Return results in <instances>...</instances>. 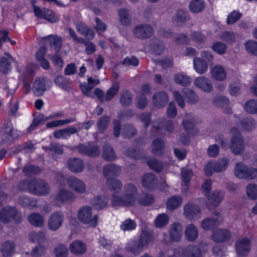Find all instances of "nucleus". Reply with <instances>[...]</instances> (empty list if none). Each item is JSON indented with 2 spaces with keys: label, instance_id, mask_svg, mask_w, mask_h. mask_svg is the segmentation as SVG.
<instances>
[{
  "label": "nucleus",
  "instance_id": "f257e3e1",
  "mask_svg": "<svg viewBox=\"0 0 257 257\" xmlns=\"http://www.w3.org/2000/svg\"><path fill=\"white\" fill-rule=\"evenodd\" d=\"M138 197L137 186L132 183H128L124 186L121 196L112 194L111 203L113 206H132L135 204Z\"/></svg>",
  "mask_w": 257,
  "mask_h": 257
},
{
  "label": "nucleus",
  "instance_id": "f03ea898",
  "mask_svg": "<svg viewBox=\"0 0 257 257\" xmlns=\"http://www.w3.org/2000/svg\"><path fill=\"white\" fill-rule=\"evenodd\" d=\"M229 160L222 157L215 161L209 162L204 167L205 174L207 176H211L213 173H220L225 171L229 164Z\"/></svg>",
  "mask_w": 257,
  "mask_h": 257
},
{
  "label": "nucleus",
  "instance_id": "7ed1b4c3",
  "mask_svg": "<svg viewBox=\"0 0 257 257\" xmlns=\"http://www.w3.org/2000/svg\"><path fill=\"white\" fill-rule=\"evenodd\" d=\"M231 138L230 148L232 153L239 155L242 153L244 148V144L241 134L237 127H233L231 129Z\"/></svg>",
  "mask_w": 257,
  "mask_h": 257
},
{
  "label": "nucleus",
  "instance_id": "20e7f679",
  "mask_svg": "<svg viewBox=\"0 0 257 257\" xmlns=\"http://www.w3.org/2000/svg\"><path fill=\"white\" fill-rule=\"evenodd\" d=\"M49 184L40 179H31L29 183V192L36 195H45L50 192Z\"/></svg>",
  "mask_w": 257,
  "mask_h": 257
},
{
  "label": "nucleus",
  "instance_id": "39448f33",
  "mask_svg": "<svg viewBox=\"0 0 257 257\" xmlns=\"http://www.w3.org/2000/svg\"><path fill=\"white\" fill-rule=\"evenodd\" d=\"M77 216L79 220L83 223L92 227L97 225L98 216L97 215L92 216V208L89 206L81 207L78 211Z\"/></svg>",
  "mask_w": 257,
  "mask_h": 257
},
{
  "label": "nucleus",
  "instance_id": "423d86ee",
  "mask_svg": "<svg viewBox=\"0 0 257 257\" xmlns=\"http://www.w3.org/2000/svg\"><path fill=\"white\" fill-rule=\"evenodd\" d=\"M154 33V28L148 24L138 25L133 29L134 36L141 40L149 39L153 35Z\"/></svg>",
  "mask_w": 257,
  "mask_h": 257
},
{
  "label": "nucleus",
  "instance_id": "0eeeda50",
  "mask_svg": "<svg viewBox=\"0 0 257 257\" xmlns=\"http://www.w3.org/2000/svg\"><path fill=\"white\" fill-rule=\"evenodd\" d=\"M64 220L65 216L62 211H54L48 217V227L51 231H57L61 227Z\"/></svg>",
  "mask_w": 257,
  "mask_h": 257
},
{
  "label": "nucleus",
  "instance_id": "6e6552de",
  "mask_svg": "<svg viewBox=\"0 0 257 257\" xmlns=\"http://www.w3.org/2000/svg\"><path fill=\"white\" fill-rule=\"evenodd\" d=\"M76 149L80 154L89 157H96L100 153L99 147L93 142L80 144Z\"/></svg>",
  "mask_w": 257,
  "mask_h": 257
},
{
  "label": "nucleus",
  "instance_id": "1a4fd4ad",
  "mask_svg": "<svg viewBox=\"0 0 257 257\" xmlns=\"http://www.w3.org/2000/svg\"><path fill=\"white\" fill-rule=\"evenodd\" d=\"M42 45L41 48H61L62 46V39L61 37L54 35H50L43 38L40 41Z\"/></svg>",
  "mask_w": 257,
  "mask_h": 257
},
{
  "label": "nucleus",
  "instance_id": "9d476101",
  "mask_svg": "<svg viewBox=\"0 0 257 257\" xmlns=\"http://www.w3.org/2000/svg\"><path fill=\"white\" fill-rule=\"evenodd\" d=\"M235 245L237 255L240 257H243L248 254L251 244L247 238H241L236 241Z\"/></svg>",
  "mask_w": 257,
  "mask_h": 257
},
{
  "label": "nucleus",
  "instance_id": "9b49d317",
  "mask_svg": "<svg viewBox=\"0 0 257 257\" xmlns=\"http://www.w3.org/2000/svg\"><path fill=\"white\" fill-rule=\"evenodd\" d=\"M174 123L172 120H165L164 118H160L152 123V131L159 132L165 129L169 133H172L174 130Z\"/></svg>",
  "mask_w": 257,
  "mask_h": 257
},
{
  "label": "nucleus",
  "instance_id": "f8f14e48",
  "mask_svg": "<svg viewBox=\"0 0 257 257\" xmlns=\"http://www.w3.org/2000/svg\"><path fill=\"white\" fill-rule=\"evenodd\" d=\"M67 183L68 186L76 193L83 194L86 191L85 183L77 178L70 177L67 178Z\"/></svg>",
  "mask_w": 257,
  "mask_h": 257
},
{
  "label": "nucleus",
  "instance_id": "ddd939ff",
  "mask_svg": "<svg viewBox=\"0 0 257 257\" xmlns=\"http://www.w3.org/2000/svg\"><path fill=\"white\" fill-rule=\"evenodd\" d=\"M54 198L55 200L58 202L70 203L76 199V196L69 190L62 189L59 191Z\"/></svg>",
  "mask_w": 257,
  "mask_h": 257
},
{
  "label": "nucleus",
  "instance_id": "4468645a",
  "mask_svg": "<svg viewBox=\"0 0 257 257\" xmlns=\"http://www.w3.org/2000/svg\"><path fill=\"white\" fill-rule=\"evenodd\" d=\"M17 213L15 208L7 206L0 211V221L4 223H9L15 218Z\"/></svg>",
  "mask_w": 257,
  "mask_h": 257
},
{
  "label": "nucleus",
  "instance_id": "2eb2a0df",
  "mask_svg": "<svg viewBox=\"0 0 257 257\" xmlns=\"http://www.w3.org/2000/svg\"><path fill=\"white\" fill-rule=\"evenodd\" d=\"M200 211V208L198 205L190 203L186 204L184 207V213L186 217L190 219L199 218Z\"/></svg>",
  "mask_w": 257,
  "mask_h": 257
},
{
  "label": "nucleus",
  "instance_id": "dca6fc26",
  "mask_svg": "<svg viewBox=\"0 0 257 257\" xmlns=\"http://www.w3.org/2000/svg\"><path fill=\"white\" fill-rule=\"evenodd\" d=\"M154 104L158 108H163L169 102V96L166 92L160 91L155 93L152 97Z\"/></svg>",
  "mask_w": 257,
  "mask_h": 257
},
{
  "label": "nucleus",
  "instance_id": "f3484780",
  "mask_svg": "<svg viewBox=\"0 0 257 257\" xmlns=\"http://www.w3.org/2000/svg\"><path fill=\"white\" fill-rule=\"evenodd\" d=\"M121 172V168L115 164H108L103 167L102 173L106 178H111V177L117 176Z\"/></svg>",
  "mask_w": 257,
  "mask_h": 257
},
{
  "label": "nucleus",
  "instance_id": "a211bd4d",
  "mask_svg": "<svg viewBox=\"0 0 257 257\" xmlns=\"http://www.w3.org/2000/svg\"><path fill=\"white\" fill-rule=\"evenodd\" d=\"M67 164L69 170L75 173H81L84 167L83 161L77 158L69 159L67 161Z\"/></svg>",
  "mask_w": 257,
  "mask_h": 257
},
{
  "label": "nucleus",
  "instance_id": "6ab92c4d",
  "mask_svg": "<svg viewBox=\"0 0 257 257\" xmlns=\"http://www.w3.org/2000/svg\"><path fill=\"white\" fill-rule=\"evenodd\" d=\"M142 185L148 190L155 188L158 184L157 176L152 173H147L142 177Z\"/></svg>",
  "mask_w": 257,
  "mask_h": 257
},
{
  "label": "nucleus",
  "instance_id": "aec40b11",
  "mask_svg": "<svg viewBox=\"0 0 257 257\" xmlns=\"http://www.w3.org/2000/svg\"><path fill=\"white\" fill-rule=\"evenodd\" d=\"M194 84L204 92H210L212 90L211 81L204 76L197 77L194 80Z\"/></svg>",
  "mask_w": 257,
  "mask_h": 257
},
{
  "label": "nucleus",
  "instance_id": "412c9836",
  "mask_svg": "<svg viewBox=\"0 0 257 257\" xmlns=\"http://www.w3.org/2000/svg\"><path fill=\"white\" fill-rule=\"evenodd\" d=\"M182 225L178 222H174L170 225L169 233L171 239L175 242L179 241L182 236Z\"/></svg>",
  "mask_w": 257,
  "mask_h": 257
},
{
  "label": "nucleus",
  "instance_id": "4be33fe9",
  "mask_svg": "<svg viewBox=\"0 0 257 257\" xmlns=\"http://www.w3.org/2000/svg\"><path fill=\"white\" fill-rule=\"evenodd\" d=\"M65 31L66 33L69 34V36H67L69 39H73L75 43H79L84 44L86 48H95V45L91 42L88 41H86L84 39L78 37L75 33V31L71 28H67L65 29Z\"/></svg>",
  "mask_w": 257,
  "mask_h": 257
},
{
  "label": "nucleus",
  "instance_id": "5701e85b",
  "mask_svg": "<svg viewBox=\"0 0 257 257\" xmlns=\"http://www.w3.org/2000/svg\"><path fill=\"white\" fill-rule=\"evenodd\" d=\"M231 233L228 230L219 229L213 232L211 238L215 242H221L229 239Z\"/></svg>",
  "mask_w": 257,
  "mask_h": 257
},
{
  "label": "nucleus",
  "instance_id": "b1692460",
  "mask_svg": "<svg viewBox=\"0 0 257 257\" xmlns=\"http://www.w3.org/2000/svg\"><path fill=\"white\" fill-rule=\"evenodd\" d=\"M182 255L183 257H200L201 251L198 246L190 245L182 248Z\"/></svg>",
  "mask_w": 257,
  "mask_h": 257
},
{
  "label": "nucleus",
  "instance_id": "393cba45",
  "mask_svg": "<svg viewBox=\"0 0 257 257\" xmlns=\"http://www.w3.org/2000/svg\"><path fill=\"white\" fill-rule=\"evenodd\" d=\"M193 66L196 72L200 75L205 73L208 69V63L199 57L194 58Z\"/></svg>",
  "mask_w": 257,
  "mask_h": 257
},
{
  "label": "nucleus",
  "instance_id": "a878e982",
  "mask_svg": "<svg viewBox=\"0 0 257 257\" xmlns=\"http://www.w3.org/2000/svg\"><path fill=\"white\" fill-rule=\"evenodd\" d=\"M77 132L76 127H69L55 131L53 136L56 139H67L71 135L76 134Z\"/></svg>",
  "mask_w": 257,
  "mask_h": 257
},
{
  "label": "nucleus",
  "instance_id": "bb28decb",
  "mask_svg": "<svg viewBox=\"0 0 257 257\" xmlns=\"http://www.w3.org/2000/svg\"><path fill=\"white\" fill-rule=\"evenodd\" d=\"M46 90V79L43 77L36 78L33 84V91L35 95L41 96Z\"/></svg>",
  "mask_w": 257,
  "mask_h": 257
},
{
  "label": "nucleus",
  "instance_id": "cd10ccee",
  "mask_svg": "<svg viewBox=\"0 0 257 257\" xmlns=\"http://www.w3.org/2000/svg\"><path fill=\"white\" fill-rule=\"evenodd\" d=\"M69 249L72 253L76 254H80L86 251V246L83 241L76 240L73 241L70 244Z\"/></svg>",
  "mask_w": 257,
  "mask_h": 257
},
{
  "label": "nucleus",
  "instance_id": "c85d7f7f",
  "mask_svg": "<svg viewBox=\"0 0 257 257\" xmlns=\"http://www.w3.org/2000/svg\"><path fill=\"white\" fill-rule=\"evenodd\" d=\"M106 185L109 190L113 192V194H117L121 191L122 187L121 182L115 178H107Z\"/></svg>",
  "mask_w": 257,
  "mask_h": 257
},
{
  "label": "nucleus",
  "instance_id": "c756f323",
  "mask_svg": "<svg viewBox=\"0 0 257 257\" xmlns=\"http://www.w3.org/2000/svg\"><path fill=\"white\" fill-rule=\"evenodd\" d=\"M211 72L213 78L217 80H223L226 78V71L221 65H215L212 68Z\"/></svg>",
  "mask_w": 257,
  "mask_h": 257
},
{
  "label": "nucleus",
  "instance_id": "7c9ffc66",
  "mask_svg": "<svg viewBox=\"0 0 257 257\" xmlns=\"http://www.w3.org/2000/svg\"><path fill=\"white\" fill-rule=\"evenodd\" d=\"M77 31L83 35L87 40H91L94 38L95 33L93 30L88 28L85 24L79 23L76 25Z\"/></svg>",
  "mask_w": 257,
  "mask_h": 257
},
{
  "label": "nucleus",
  "instance_id": "2f4dec72",
  "mask_svg": "<svg viewBox=\"0 0 257 257\" xmlns=\"http://www.w3.org/2000/svg\"><path fill=\"white\" fill-rule=\"evenodd\" d=\"M103 158L106 161H113L116 159V155L113 148L108 144L103 146Z\"/></svg>",
  "mask_w": 257,
  "mask_h": 257
},
{
  "label": "nucleus",
  "instance_id": "473e14b6",
  "mask_svg": "<svg viewBox=\"0 0 257 257\" xmlns=\"http://www.w3.org/2000/svg\"><path fill=\"white\" fill-rule=\"evenodd\" d=\"M15 247L16 245L12 241L7 240L4 242L1 246L3 255L5 257L12 255L15 252Z\"/></svg>",
  "mask_w": 257,
  "mask_h": 257
},
{
  "label": "nucleus",
  "instance_id": "72a5a7b5",
  "mask_svg": "<svg viewBox=\"0 0 257 257\" xmlns=\"http://www.w3.org/2000/svg\"><path fill=\"white\" fill-rule=\"evenodd\" d=\"M185 235L187 240L193 241L198 236V231L196 227L193 224L187 225L185 231Z\"/></svg>",
  "mask_w": 257,
  "mask_h": 257
},
{
  "label": "nucleus",
  "instance_id": "f704fd0d",
  "mask_svg": "<svg viewBox=\"0 0 257 257\" xmlns=\"http://www.w3.org/2000/svg\"><path fill=\"white\" fill-rule=\"evenodd\" d=\"M90 203L96 209H101L106 206L108 199L103 195L97 196L91 200Z\"/></svg>",
  "mask_w": 257,
  "mask_h": 257
},
{
  "label": "nucleus",
  "instance_id": "c9c22d12",
  "mask_svg": "<svg viewBox=\"0 0 257 257\" xmlns=\"http://www.w3.org/2000/svg\"><path fill=\"white\" fill-rule=\"evenodd\" d=\"M189 20H190V16L188 14L183 10H179L177 11L173 21L174 23L180 26Z\"/></svg>",
  "mask_w": 257,
  "mask_h": 257
},
{
  "label": "nucleus",
  "instance_id": "e433bc0d",
  "mask_svg": "<svg viewBox=\"0 0 257 257\" xmlns=\"http://www.w3.org/2000/svg\"><path fill=\"white\" fill-rule=\"evenodd\" d=\"M224 197V193L222 191L215 190L212 194L208 196V200L214 206H217L222 201Z\"/></svg>",
  "mask_w": 257,
  "mask_h": 257
},
{
  "label": "nucleus",
  "instance_id": "4c0bfd02",
  "mask_svg": "<svg viewBox=\"0 0 257 257\" xmlns=\"http://www.w3.org/2000/svg\"><path fill=\"white\" fill-rule=\"evenodd\" d=\"M9 58H2L0 59V71L3 73L6 74L10 71L12 69L11 62L10 59L14 61L13 57L9 54L5 53Z\"/></svg>",
  "mask_w": 257,
  "mask_h": 257
},
{
  "label": "nucleus",
  "instance_id": "58836bf2",
  "mask_svg": "<svg viewBox=\"0 0 257 257\" xmlns=\"http://www.w3.org/2000/svg\"><path fill=\"white\" fill-rule=\"evenodd\" d=\"M144 247L138 241L131 240L127 243L125 249L127 251L132 252L135 255H138L143 251Z\"/></svg>",
  "mask_w": 257,
  "mask_h": 257
},
{
  "label": "nucleus",
  "instance_id": "ea45409f",
  "mask_svg": "<svg viewBox=\"0 0 257 257\" xmlns=\"http://www.w3.org/2000/svg\"><path fill=\"white\" fill-rule=\"evenodd\" d=\"M30 239L34 242H37L39 244H44L47 242V238L43 231H33L30 233Z\"/></svg>",
  "mask_w": 257,
  "mask_h": 257
},
{
  "label": "nucleus",
  "instance_id": "a19ab883",
  "mask_svg": "<svg viewBox=\"0 0 257 257\" xmlns=\"http://www.w3.org/2000/svg\"><path fill=\"white\" fill-rule=\"evenodd\" d=\"M28 220L30 223L37 227H41L44 223V217L38 213H31L28 216Z\"/></svg>",
  "mask_w": 257,
  "mask_h": 257
},
{
  "label": "nucleus",
  "instance_id": "79ce46f5",
  "mask_svg": "<svg viewBox=\"0 0 257 257\" xmlns=\"http://www.w3.org/2000/svg\"><path fill=\"white\" fill-rule=\"evenodd\" d=\"M1 131L2 133L6 136L8 140H11L14 138L13 125L10 120H6L5 121Z\"/></svg>",
  "mask_w": 257,
  "mask_h": 257
},
{
  "label": "nucleus",
  "instance_id": "37998d69",
  "mask_svg": "<svg viewBox=\"0 0 257 257\" xmlns=\"http://www.w3.org/2000/svg\"><path fill=\"white\" fill-rule=\"evenodd\" d=\"M137 133V129L131 123L124 124L122 127L121 135L124 138L134 137Z\"/></svg>",
  "mask_w": 257,
  "mask_h": 257
},
{
  "label": "nucleus",
  "instance_id": "c03bdc74",
  "mask_svg": "<svg viewBox=\"0 0 257 257\" xmlns=\"http://www.w3.org/2000/svg\"><path fill=\"white\" fill-rule=\"evenodd\" d=\"M247 167L242 163H237L235 165L234 173L235 176L239 179H246Z\"/></svg>",
  "mask_w": 257,
  "mask_h": 257
},
{
  "label": "nucleus",
  "instance_id": "a18cd8bd",
  "mask_svg": "<svg viewBox=\"0 0 257 257\" xmlns=\"http://www.w3.org/2000/svg\"><path fill=\"white\" fill-rule=\"evenodd\" d=\"M182 93L187 99V101L191 104H195L199 101V97L196 93L190 89H183L182 90Z\"/></svg>",
  "mask_w": 257,
  "mask_h": 257
},
{
  "label": "nucleus",
  "instance_id": "49530a36",
  "mask_svg": "<svg viewBox=\"0 0 257 257\" xmlns=\"http://www.w3.org/2000/svg\"><path fill=\"white\" fill-rule=\"evenodd\" d=\"M219 225L217 219L212 218H207L203 219L201 223L202 228L206 230H210Z\"/></svg>",
  "mask_w": 257,
  "mask_h": 257
},
{
  "label": "nucleus",
  "instance_id": "de8ad7c7",
  "mask_svg": "<svg viewBox=\"0 0 257 257\" xmlns=\"http://www.w3.org/2000/svg\"><path fill=\"white\" fill-rule=\"evenodd\" d=\"M119 89V84L117 82L112 83L111 86L107 90L105 96V99L109 101L118 93Z\"/></svg>",
  "mask_w": 257,
  "mask_h": 257
},
{
  "label": "nucleus",
  "instance_id": "09e8293b",
  "mask_svg": "<svg viewBox=\"0 0 257 257\" xmlns=\"http://www.w3.org/2000/svg\"><path fill=\"white\" fill-rule=\"evenodd\" d=\"M137 200L142 205L148 206L154 202V198L151 194L143 193L138 197Z\"/></svg>",
  "mask_w": 257,
  "mask_h": 257
},
{
  "label": "nucleus",
  "instance_id": "8fccbe9b",
  "mask_svg": "<svg viewBox=\"0 0 257 257\" xmlns=\"http://www.w3.org/2000/svg\"><path fill=\"white\" fill-rule=\"evenodd\" d=\"M182 199L180 196L175 195L170 198L167 202V208L173 210L177 208L181 203Z\"/></svg>",
  "mask_w": 257,
  "mask_h": 257
},
{
  "label": "nucleus",
  "instance_id": "3c124183",
  "mask_svg": "<svg viewBox=\"0 0 257 257\" xmlns=\"http://www.w3.org/2000/svg\"><path fill=\"white\" fill-rule=\"evenodd\" d=\"M152 153L155 155H161L164 150V144L160 139L155 140L152 144Z\"/></svg>",
  "mask_w": 257,
  "mask_h": 257
},
{
  "label": "nucleus",
  "instance_id": "603ef678",
  "mask_svg": "<svg viewBox=\"0 0 257 257\" xmlns=\"http://www.w3.org/2000/svg\"><path fill=\"white\" fill-rule=\"evenodd\" d=\"M189 8L193 13H199L204 8V2L203 0H193L190 4Z\"/></svg>",
  "mask_w": 257,
  "mask_h": 257
},
{
  "label": "nucleus",
  "instance_id": "864d4df0",
  "mask_svg": "<svg viewBox=\"0 0 257 257\" xmlns=\"http://www.w3.org/2000/svg\"><path fill=\"white\" fill-rule=\"evenodd\" d=\"M174 80L176 83L183 86H188L191 83L190 77L182 73L176 75Z\"/></svg>",
  "mask_w": 257,
  "mask_h": 257
},
{
  "label": "nucleus",
  "instance_id": "5fc2aeb1",
  "mask_svg": "<svg viewBox=\"0 0 257 257\" xmlns=\"http://www.w3.org/2000/svg\"><path fill=\"white\" fill-rule=\"evenodd\" d=\"M195 120L190 114H186L185 119L183 121V126L187 133H190L191 130L193 129Z\"/></svg>",
  "mask_w": 257,
  "mask_h": 257
},
{
  "label": "nucleus",
  "instance_id": "6e6d98bb",
  "mask_svg": "<svg viewBox=\"0 0 257 257\" xmlns=\"http://www.w3.org/2000/svg\"><path fill=\"white\" fill-rule=\"evenodd\" d=\"M169 222V217L165 213L159 214L155 220V224L157 228L165 226Z\"/></svg>",
  "mask_w": 257,
  "mask_h": 257
},
{
  "label": "nucleus",
  "instance_id": "4d7b16f0",
  "mask_svg": "<svg viewBox=\"0 0 257 257\" xmlns=\"http://www.w3.org/2000/svg\"><path fill=\"white\" fill-rule=\"evenodd\" d=\"M147 163L151 169L157 173L162 171L163 169V165L162 162L156 159L150 158L147 161Z\"/></svg>",
  "mask_w": 257,
  "mask_h": 257
},
{
  "label": "nucleus",
  "instance_id": "13d9d810",
  "mask_svg": "<svg viewBox=\"0 0 257 257\" xmlns=\"http://www.w3.org/2000/svg\"><path fill=\"white\" fill-rule=\"evenodd\" d=\"M18 203L23 207L35 206L36 201L27 196H21L18 199Z\"/></svg>",
  "mask_w": 257,
  "mask_h": 257
},
{
  "label": "nucleus",
  "instance_id": "bf43d9fd",
  "mask_svg": "<svg viewBox=\"0 0 257 257\" xmlns=\"http://www.w3.org/2000/svg\"><path fill=\"white\" fill-rule=\"evenodd\" d=\"M246 194L250 199L256 200L257 199V185L253 183L248 184L246 187Z\"/></svg>",
  "mask_w": 257,
  "mask_h": 257
},
{
  "label": "nucleus",
  "instance_id": "052dcab7",
  "mask_svg": "<svg viewBox=\"0 0 257 257\" xmlns=\"http://www.w3.org/2000/svg\"><path fill=\"white\" fill-rule=\"evenodd\" d=\"M119 20L121 24L127 26L131 23V19L127 9H120L118 11Z\"/></svg>",
  "mask_w": 257,
  "mask_h": 257
},
{
  "label": "nucleus",
  "instance_id": "680f3d73",
  "mask_svg": "<svg viewBox=\"0 0 257 257\" xmlns=\"http://www.w3.org/2000/svg\"><path fill=\"white\" fill-rule=\"evenodd\" d=\"M133 101L132 93L128 91H124L120 97V102L123 106H128L131 105Z\"/></svg>",
  "mask_w": 257,
  "mask_h": 257
},
{
  "label": "nucleus",
  "instance_id": "e2e57ef3",
  "mask_svg": "<svg viewBox=\"0 0 257 257\" xmlns=\"http://www.w3.org/2000/svg\"><path fill=\"white\" fill-rule=\"evenodd\" d=\"M245 111L251 114L257 113V100L250 99L247 101L244 105Z\"/></svg>",
  "mask_w": 257,
  "mask_h": 257
},
{
  "label": "nucleus",
  "instance_id": "0e129e2a",
  "mask_svg": "<svg viewBox=\"0 0 257 257\" xmlns=\"http://www.w3.org/2000/svg\"><path fill=\"white\" fill-rule=\"evenodd\" d=\"M110 118L107 115L102 116L97 122V125L98 130L101 133H103L109 124Z\"/></svg>",
  "mask_w": 257,
  "mask_h": 257
},
{
  "label": "nucleus",
  "instance_id": "69168bd1",
  "mask_svg": "<svg viewBox=\"0 0 257 257\" xmlns=\"http://www.w3.org/2000/svg\"><path fill=\"white\" fill-rule=\"evenodd\" d=\"M242 129L246 131H250L255 127V122L252 118H245L240 123Z\"/></svg>",
  "mask_w": 257,
  "mask_h": 257
},
{
  "label": "nucleus",
  "instance_id": "338daca9",
  "mask_svg": "<svg viewBox=\"0 0 257 257\" xmlns=\"http://www.w3.org/2000/svg\"><path fill=\"white\" fill-rule=\"evenodd\" d=\"M242 14L238 11H233L228 15L226 23L228 25L234 24L238 21L242 17Z\"/></svg>",
  "mask_w": 257,
  "mask_h": 257
},
{
  "label": "nucleus",
  "instance_id": "774afa93",
  "mask_svg": "<svg viewBox=\"0 0 257 257\" xmlns=\"http://www.w3.org/2000/svg\"><path fill=\"white\" fill-rule=\"evenodd\" d=\"M55 251L56 257H67L68 249L65 245L60 244L55 247Z\"/></svg>",
  "mask_w": 257,
  "mask_h": 257
}]
</instances>
